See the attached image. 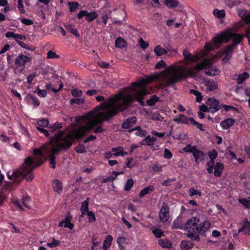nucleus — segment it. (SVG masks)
I'll return each instance as SVG.
<instances>
[{
  "mask_svg": "<svg viewBox=\"0 0 250 250\" xmlns=\"http://www.w3.org/2000/svg\"><path fill=\"white\" fill-rule=\"evenodd\" d=\"M115 109L107 111V112H99L94 115L93 112H89L87 115L78 116L75 118V122L78 124H83L88 121L87 125H82L72 131V135L76 139H82L86 132H90L96 125L102 124L103 121H108L117 115Z\"/></svg>",
  "mask_w": 250,
  "mask_h": 250,
  "instance_id": "nucleus-1",
  "label": "nucleus"
},
{
  "mask_svg": "<svg viewBox=\"0 0 250 250\" xmlns=\"http://www.w3.org/2000/svg\"><path fill=\"white\" fill-rule=\"evenodd\" d=\"M62 124L58 122L54 124V126L50 128V132L53 136L49 141L43 145V151L46 155L49 157V161L51 167L55 168V155L60 152L62 148Z\"/></svg>",
  "mask_w": 250,
  "mask_h": 250,
  "instance_id": "nucleus-2",
  "label": "nucleus"
},
{
  "mask_svg": "<svg viewBox=\"0 0 250 250\" xmlns=\"http://www.w3.org/2000/svg\"><path fill=\"white\" fill-rule=\"evenodd\" d=\"M197 72L193 68L192 69L182 66L176 68L173 65L169 66L160 73V76L164 81L165 86H173L181 80L186 79L189 76L195 77Z\"/></svg>",
  "mask_w": 250,
  "mask_h": 250,
  "instance_id": "nucleus-3",
  "label": "nucleus"
},
{
  "mask_svg": "<svg viewBox=\"0 0 250 250\" xmlns=\"http://www.w3.org/2000/svg\"><path fill=\"white\" fill-rule=\"evenodd\" d=\"M133 101V97L130 95H124L121 94L119 95L110 97L108 102H103L95 107L96 111L104 110L111 111L116 109L117 114L127 109V106Z\"/></svg>",
  "mask_w": 250,
  "mask_h": 250,
  "instance_id": "nucleus-4",
  "label": "nucleus"
},
{
  "mask_svg": "<svg viewBox=\"0 0 250 250\" xmlns=\"http://www.w3.org/2000/svg\"><path fill=\"white\" fill-rule=\"evenodd\" d=\"M210 223L207 220L201 222L197 217H192L188 219L185 224L187 229H190L195 233L205 235L210 228Z\"/></svg>",
  "mask_w": 250,
  "mask_h": 250,
  "instance_id": "nucleus-5",
  "label": "nucleus"
},
{
  "mask_svg": "<svg viewBox=\"0 0 250 250\" xmlns=\"http://www.w3.org/2000/svg\"><path fill=\"white\" fill-rule=\"evenodd\" d=\"M42 163L43 161L41 158H36L34 163L35 165L32 166L31 167L26 168L25 169V168H22L24 169V173L25 174L24 179H25L27 181L31 182L34 178V175L32 173L33 170L36 167L42 165Z\"/></svg>",
  "mask_w": 250,
  "mask_h": 250,
  "instance_id": "nucleus-6",
  "label": "nucleus"
},
{
  "mask_svg": "<svg viewBox=\"0 0 250 250\" xmlns=\"http://www.w3.org/2000/svg\"><path fill=\"white\" fill-rule=\"evenodd\" d=\"M212 44H213L215 48H220L222 43H228L229 42V39L228 37L227 32H222L220 34H218L212 38Z\"/></svg>",
  "mask_w": 250,
  "mask_h": 250,
  "instance_id": "nucleus-7",
  "label": "nucleus"
},
{
  "mask_svg": "<svg viewBox=\"0 0 250 250\" xmlns=\"http://www.w3.org/2000/svg\"><path fill=\"white\" fill-rule=\"evenodd\" d=\"M23 169L22 168H19L11 174H10V172H8L7 174V176L9 179L13 180L15 184H19L24 178L25 174Z\"/></svg>",
  "mask_w": 250,
  "mask_h": 250,
  "instance_id": "nucleus-8",
  "label": "nucleus"
},
{
  "mask_svg": "<svg viewBox=\"0 0 250 250\" xmlns=\"http://www.w3.org/2000/svg\"><path fill=\"white\" fill-rule=\"evenodd\" d=\"M207 105L209 106L211 113H214L222 107L223 104H221L218 100L214 98H209L206 102Z\"/></svg>",
  "mask_w": 250,
  "mask_h": 250,
  "instance_id": "nucleus-9",
  "label": "nucleus"
},
{
  "mask_svg": "<svg viewBox=\"0 0 250 250\" xmlns=\"http://www.w3.org/2000/svg\"><path fill=\"white\" fill-rule=\"evenodd\" d=\"M146 94V89H143L141 90H137L134 92V96L130 94L132 97L133 101L129 104L128 106H127V108L131 105V104L135 101H137L140 105L143 106L144 105V99L145 96Z\"/></svg>",
  "mask_w": 250,
  "mask_h": 250,
  "instance_id": "nucleus-10",
  "label": "nucleus"
},
{
  "mask_svg": "<svg viewBox=\"0 0 250 250\" xmlns=\"http://www.w3.org/2000/svg\"><path fill=\"white\" fill-rule=\"evenodd\" d=\"M169 216V208L167 206H164L160 209L159 211V217L160 220L164 223L167 222Z\"/></svg>",
  "mask_w": 250,
  "mask_h": 250,
  "instance_id": "nucleus-11",
  "label": "nucleus"
},
{
  "mask_svg": "<svg viewBox=\"0 0 250 250\" xmlns=\"http://www.w3.org/2000/svg\"><path fill=\"white\" fill-rule=\"evenodd\" d=\"M109 7H110V6L107 4L100 10L101 18L104 25H106L107 21L110 18L111 13V11L107 9Z\"/></svg>",
  "mask_w": 250,
  "mask_h": 250,
  "instance_id": "nucleus-12",
  "label": "nucleus"
},
{
  "mask_svg": "<svg viewBox=\"0 0 250 250\" xmlns=\"http://www.w3.org/2000/svg\"><path fill=\"white\" fill-rule=\"evenodd\" d=\"M136 117L133 116L127 118L125 120L122 124V128L125 129H130L137 123Z\"/></svg>",
  "mask_w": 250,
  "mask_h": 250,
  "instance_id": "nucleus-13",
  "label": "nucleus"
},
{
  "mask_svg": "<svg viewBox=\"0 0 250 250\" xmlns=\"http://www.w3.org/2000/svg\"><path fill=\"white\" fill-rule=\"evenodd\" d=\"M229 41L232 39L233 42L236 44H239L244 39V36L240 34L231 32H227Z\"/></svg>",
  "mask_w": 250,
  "mask_h": 250,
  "instance_id": "nucleus-14",
  "label": "nucleus"
},
{
  "mask_svg": "<svg viewBox=\"0 0 250 250\" xmlns=\"http://www.w3.org/2000/svg\"><path fill=\"white\" fill-rule=\"evenodd\" d=\"M190 151L192 153L195 161L197 164L205 160L206 154L203 151L198 149L197 148H196L194 151L193 150H190Z\"/></svg>",
  "mask_w": 250,
  "mask_h": 250,
  "instance_id": "nucleus-15",
  "label": "nucleus"
},
{
  "mask_svg": "<svg viewBox=\"0 0 250 250\" xmlns=\"http://www.w3.org/2000/svg\"><path fill=\"white\" fill-rule=\"evenodd\" d=\"M31 58L23 54L19 55L15 59V64L17 66H23L26 63L31 61Z\"/></svg>",
  "mask_w": 250,
  "mask_h": 250,
  "instance_id": "nucleus-16",
  "label": "nucleus"
},
{
  "mask_svg": "<svg viewBox=\"0 0 250 250\" xmlns=\"http://www.w3.org/2000/svg\"><path fill=\"white\" fill-rule=\"evenodd\" d=\"M183 55L184 57L185 60L189 63L195 62L199 60V57L196 55H192L187 50H184Z\"/></svg>",
  "mask_w": 250,
  "mask_h": 250,
  "instance_id": "nucleus-17",
  "label": "nucleus"
},
{
  "mask_svg": "<svg viewBox=\"0 0 250 250\" xmlns=\"http://www.w3.org/2000/svg\"><path fill=\"white\" fill-rule=\"evenodd\" d=\"M220 71L214 67L211 63L208 62L205 70V74L209 76H217L219 74Z\"/></svg>",
  "mask_w": 250,
  "mask_h": 250,
  "instance_id": "nucleus-18",
  "label": "nucleus"
},
{
  "mask_svg": "<svg viewBox=\"0 0 250 250\" xmlns=\"http://www.w3.org/2000/svg\"><path fill=\"white\" fill-rule=\"evenodd\" d=\"M243 232L244 234H249L250 235V221L246 219L242 223L241 227L238 229V233Z\"/></svg>",
  "mask_w": 250,
  "mask_h": 250,
  "instance_id": "nucleus-19",
  "label": "nucleus"
},
{
  "mask_svg": "<svg viewBox=\"0 0 250 250\" xmlns=\"http://www.w3.org/2000/svg\"><path fill=\"white\" fill-rule=\"evenodd\" d=\"M235 120L233 118H227L222 121L220 125L223 129L227 130L229 129L235 123Z\"/></svg>",
  "mask_w": 250,
  "mask_h": 250,
  "instance_id": "nucleus-20",
  "label": "nucleus"
},
{
  "mask_svg": "<svg viewBox=\"0 0 250 250\" xmlns=\"http://www.w3.org/2000/svg\"><path fill=\"white\" fill-rule=\"evenodd\" d=\"M72 216L70 212H68L66 216L63 219V227L68 228L69 229L72 230L74 227V224L71 223Z\"/></svg>",
  "mask_w": 250,
  "mask_h": 250,
  "instance_id": "nucleus-21",
  "label": "nucleus"
},
{
  "mask_svg": "<svg viewBox=\"0 0 250 250\" xmlns=\"http://www.w3.org/2000/svg\"><path fill=\"white\" fill-rule=\"evenodd\" d=\"M52 186L54 191L58 194L61 195L62 189V182L57 179L53 180Z\"/></svg>",
  "mask_w": 250,
  "mask_h": 250,
  "instance_id": "nucleus-22",
  "label": "nucleus"
},
{
  "mask_svg": "<svg viewBox=\"0 0 250 250\" xmlns=\"http://www.w3.org/2000/svg\"><path fill=\"white\" fill-rule=\"evenodd\" d=\"M224 168V165L221 162H217L215 165L214 175L216 177H220Z\"/></svg>",
  "mask_w": 250,
  "mask_h": 250,
  "instance_id": "nucleus-23",
  "label": "nucleus"
},
{
  "mask_svg": "<svg viewBox=\"0 0 250 250\" xmlns=\"http://www.w3.org/2000/svg\"><path fill=\"white\" fill-rule=\"evenodd\" d=\"M158 75H150L149 77L143 78L140 81L141 86L149 84L151 82L155 81L158 79Z\"/></svg>",
  "mask_w": 250,
  "mask_h": 250,
  "instance_id": "nucleus-24",
  "label": "nucleus"
},
{
  "mask_svg": "<svg viewBox=\"0 0 250 250\" xmlns=\"http://www.w3.org/2000/svg\"><path fill=\"white\" fill-rule=\"evenodd\" d=\"M173 121L177 124H179L182 123L183 124H188V118L183 114H179L176 116L174 119Z\"/></svg>",
  "mask_w": 250,
  "mask_h": 250,
  "instance_id": "nucleus-25",
  "label": "nucleus"
},
{
  "mask_svg": "<svg viewBox=\"0 0 250 250\" xmlns=\"http://www.w3.org/2000/svg\"><path fill=\"white\" fill-rule=\"evenodd\" d=\"M154 190L155 188L153 186H148L141 190L139 194V197L140 198H142L144 196L154 191Z\"/></svg>",
  "mask_w": 250,
  "mask_h": 250,
  "instance_id": "nucleus-26",
  "label": "nucleus"
},
{
  "mask_svg": "<svg viewBox=\"0 0 250 250\" xmlns=\"http://www.w3.org/2000/svg\"><path fill=\"white\" fill-rule=\"evenodd\" d=\"M205 86L207 91H213L218 88L217 83L214 81L209 80L206 82Z\"/></svg>",
  "mask_w": 250,
  "mask_h": 250,
  "instance_id": "nucleus-27",
  "label": "nucleus"
},
{
  "mask_svg": "<svg viewBox=\"0 0 250 250\" xmlns=\"http://www.w3.org/2000/svg\"><path fill=\"white\" fill-rule=\"evenodd\" d=\"M194 244L189 240H182L181 242V248L182 250H188L193 248Z\"/></svg>",
  "mask_w": 250,
  "mask_h": 250,
  "instance_id": "nucleus-28",
  "label": "nucleus"
},
{
  "mask_svg": "<svg viewBox=\"0 0 250 250\" xmlns=\"http://www.w3.org/2000/svg\"><path fill=\"white\" fill-rule=\"evenodd\" d=\"M113 237L111 235H108L105 238L103 242V249L104 250H107L111 245Z\"/></svg>",
  "mask_w": 250,
  "mask_h": 250,
  "instance_id": "nucleus-29",
  "label": "nucleus"
},
{
  "mask_svg": "<svg viewBox=\"0 0 250 250\" xmlns=\"http://www.w3.org/2000/svg\"><path fill=\"white\" fill-rule=\"evenodd\" d=\"M208 64V62L207 61L202 62L198 63L193 68L198 73L199 71L203 69L206 70L207 65Z\"/></svg>",
  "mask_w": 250,
  "mask_h": 250,
  "instance_id": "nucleus-30",
  "label": "nucleus"
},
{
  "mask_svg": "<svg viewBox=\"0 0 250 250\" xmlns=\"http://www.w3.org/2000/svg\"><path fill=\"white\" fill-rule=\"evenodd\" d=\"M158 244L164 248L169 249L171 247L172 244L171 242L167 239H160L158 240Z\"/></svg>",
  "mask_w": 250,
  "mask_h": 250,
  "instance_id": "nucleus-31",
  "label": "nucleus"
},
{
  "mask_svg": "<svg viewBox=\"0 0 250 250\" xmlns=\"http://www.w3.org/2000/svg\"><path fill=\"white\" fill-rule=\"evenodd\" d=\"M85 100L84 98L78 97L71 99L69 101V103L71 105L76 104V105H81L83 104L84 103Z\"/></svg>",
  "mask_w": 250,
  "mask_h": 250,
  "instance_id": "nucleus-32",
  "label": "nucleus"
},
{
  "mask_svg": "<svg viewBox=\"0 0 250 250\" xmlns=\"http://www.w3.org/2000/svg\"><path fill=\"white\" fill-rule=\"evenodd\" d=\"M126 42L121 37H118L115 40V46L119 48L125 47Z\"/></svg>",
  "mask_w": 250,
  "mask_h": 250,
  "instance_id": "nucleus-33",
  "label": "nucleus"
},
{
  "mask_svg": "<svg viewBox=\"0 0 250 250\" xmlns=\"http://www.w3.org/2000/svg\"><path fill=\"white\" fill-rule=\"evenodd\" d=\"M154 52L158 56L167 54V51L164 48L161 47L160 45H157L154 47Z\"/></svg>",
  "mask_w": 250,
  "mask_h": 250,
  "instance_id": "nucleus-34",
  "label": "nucleus"
},
{
  "mask_svg": "<svg viewBox=\"0 0 250 250\" xmlns=\"http://www.w3.org/2000/svg\"><path fill=\"white\" fill-rule=\"evenodd\" d=\"M184 227V225L182 223V221L179 219L174 220L171 226L172 229H182Z\"/></svg>",
  "mask_w": 250,
  "mask_h": 250,
  "instance_id": "nucleus-35",
  "label": "nucleus"
},
{
  "mask_svg": "<svg viewBox=\"0 0 250 250\" xmlns=\"http://www.w3.org/2000/svg\"><path fill=\"white\" fill-rule=\"evenodd\" d=\"M160 101V98L156 95H152L150 99L146 101V104L148 106H153L157 102Z\"/></svg>",
  "mask_w": 250,
  "mask_h": 250,
  "instance_id": "nucleus-36",
  "label": "nucleus"
},
{
  "mask_svg": "<svg viewBox=\"0 0 250 250\" xmlns=\"http://www.w3.org/2000/svg\"><path fill=\"white\" fill-rule=\"evenodd\" d=\"M25 164L23 165L20 168H29L31 167L34 164V161L31 157H27L24 160Z\"/></svg>",
  "mask_w": 250,
  "mask_h": 250,
  "instance_id": "nucleus-37",
  "label": "nucleus"
},
{
  "mask_svg": "<svg viewBox=\"0 0 250 250\" xmlns=\"http://www.w3.org/2000/svg\"><path fill=\"white\" fill-rule=\"evenodd\" d=\"M98 16V14L96 12L93 11L90 13L87 12L85 17V20L88 22H91L96 19Z\"/></svg>",
  "mask_w": 250,
  "mask_h": 250,
  "instance_id": "nucleus-38",
  "label": "nucleus"
},
{
  "mask_svg": "<svg viewBox=\"0 0 250 250\" xmlns=\"http://www.w3.org/2000/svg\"><path fill=\"white\" fill-rule=\"evenodd\" d=\"M156 141V138L155 137H151L150 135H147L144 139L145 144L148 146H152L154 145V142Z\"/></svg>",
  "mask_w": 250,
  "mask_h": 250,
  "instance_id": "nucleus-39",
  "label": "nucleus"
},
{
  "mask_svg": "<svg viewBox=\"0 0 250 250\" xmlns=\"http://www.w3.org/2000/svg\"><path fill=\"white\" fill-rule=\"evenodd\" d=\"M190 93L193 94L196 96V101L197 103H200L203 99V96L200 92L194 89H190Z\"/></svg>",
  "mask_w": 250,
  "mask_h": 250,
  "instance_id": "nucleus-40",
  "label": "nucleus"
},
{
  "mask_svg": "<svg viewBox=\"0 0 250 250\" xmlns=\"http://www.w3.org/2000/svg\"><path fill=\"white\" fill-rule=\"evenodd\" d=\"M199 233H195L194 232L189 231L187 233V236L192 241H195L199 242L200 240V238L199 236Z\"/></svg>",
  "mask_w": 250,
  "mask_h": 250,
  "instance_id": "nucleus-41",
  "label": "nucleus"
},
{
  "mask_svg": "<svg viewBox=\"0 0 250 250\" xmlns=\"http://www.w3.org/2000/svg\"><path fill=\"white\" fill-rule=\"evenodd\" d=\"M165 4L168 8H174L176 7L178 4V0H164Z\"/></svg>",
  "mask_w": 250,
  "mask_h": 250,
  "instance_id": "nucleus-42",
  "label": "nucleus"
},
{
  "mask_svg": "<svg viewBox=\"0 0 250 250\" xmlns=\"http://www.w3.org/2000/svg\"><path fill=\"white\" fill-rule=\"evenodd\" d=\"M213 14L214 16L219 19H221L225 16V12L224 10H219L217 9H215L213 11Z\"/></svg>",
  "mask_w": 250,
  "mask_h": 250,
  "instance_id": "nucleus-43",
  "label": "nucleus"
},
{
  "mask_svg": "<svg viewBox=\"0 0 250 250\" xmlns=\"http://www.w3.org/2000/svg\"><path fill=\"white\" fill-rule=\"evenodd\" d=\"M69 11L71 12H75L79 6V4L77 2L70 1L68 2Z\"/></svg>",
  "mask_w": 250,
  "mask_h": 250,
  "instance_id": "nucleus-44",
  "label": "nucleus"
},
{
  "mask_svg": "<svg viewBox=\"0 0 250 250\" xmlns=\"http://www.w3.org/2000/svg\"><path fill=\"white\" fill-rule=\"evenodd\" d=\"M66 29L69 31L73 35H75L76 37H80V34L78 30L73 25H69L66 27Z\"/></svg>",
  "mask_w": 250,
  "mask_h": 250,
  "instance_id": "nucleus-45",
  "label": "nucleus"
},
{
  "mask_svg": "<svg viewBox=\"0 0 250 250\" xmlns=\"http://www.w3.org/2000/svg\"><path fill=\"white\" fill-rule=\"evenodd\" d=\"M249 74L247 72H244L243 74L239 75L237 79L238 83H242L244 81L249 77Z\"/></svg>",
  "mask_w": 250,
  "mask_h": 250,
  "instance_id": "nucleus-46",
  "label": "nucleus"
},
{
  "mask_svg": "<svg viewBox=\"0 0 250 250\" xmlns=\"http://www.w3.org/2000/svg\"><path fill=\"white\" fill-rule=\"evenodd\" d=\"M134 185V181L132 179H129L126 182L125 187L124 190L126 191H128L130 190Z\"/></svg>",
  "mask_w": 250,
  "mask_h": 250,
  "instance_id": "nucleus-47",
  "label": "nucleus"
},
{
  "mask_svg": "<svg viewBox=\"0 0 250 250\" xmlns=\"http://www.w3.org/2000/svg\"><path fill=\"white\" fill-rule=\"evenodd\" d=\"M71 93L74 98L81 97L83 95V91L80 89L74 88L71 90Z\"/></svg>",
  "mask_w": 250,
  "mask_h": 250,
  "instance_id": "nucleus-48",
  "label": "nucleus"
},
{
  "mask_svg": "<svg viewBox=\"0 0 250 250\" xmlns=\"http://www.w3.org/2000/svg\"><path fill=\"white\" fill-rule=\"evenodd\" d=\"M54 126V125L53 126L49 127L48 130H46L45 129H44L43 128H42V127L39 126H36V128L38 130L42 133L45 137H48L49 135V133H50L52 135V136L51 138L53 136L52 133H51L50 132V128L51 127H53Z\"/></svg>",
  "mask_w": 250,
  "mask_h": 250,
  "instance_id": "nucleus-49",
  "label": "nucleus"
},
{
  "mask_svg": "<svg viewBox=\"0 0 250 250\" xmlns=\"http://www.w3.org/2000/svg\"><path fill=\"white\" fill-rule=\"evenodd\" d=\"M152 232L154 236L157 238H160L164 235V232L162 230V229L159 228H156L154 229H153Z\"/></svg>",
  "mask_w": 250,
  "mask_h": 250,
  "instance_id": "nucleus-50",
  "label": "nucleus"
},
{
  "mask_svg": "<svg viewBox=\"0 0 250 250\" xmlns=\"http://www.w3.org/2000/svg\"><path fill=\"white\" fill-rule=\"evenodd\" d=\"M80 210L82 214H85L86 213L89 211V205L86 202H83L81 204Z\"/></svg>",
  "mask_w": 250,
  "mask_h": 250,
  "instance_id": "nucleus-51",
  "label": "nucleus"
},
{
  "mask_svg": "<svg viewBox=\"0 0 250 250\" xmlns=\"http://www.w3.org/2000/svg\"><path fill=\"white\" fill-rule=\"evenodd\" d=\"M122 151H123V147L121 146L113 147L111 149V151L115 152V153H113V155L115 156H119L121 155Z\"/></svg>",
  "mask_w": 250,
  "mask_h": 250,
  "instance_id": "nucleus-52",
  "label": "nucleus"
},
{
  "mask_svg": "<svg viewBox=\"0 0 250 250\" xmlns=\"http://www.w3.org/2000/svg\"><path fill=\"white\" fill-rule=\"evenodd\" d=\"M48 124L49 121L47 119H42L38 122L37 126L44 127L47 126Z\"/></svg>",
  "mask_w": 250,
  "mask_h": 250,
  "instance_id": "nucleus-53",
  "label": "nucleus"
},
{
  "mask_svg": "<svg viewBox=\"0 0 250 250\" xmlns=\"http://www.w3.org/2000/svg\"><path fill=\"white\" fill-rule=\"evenodd\" d=\"M176 181L175 178H168L167 180L164 181L162 185L163 186L167 187L169 186H170L172 183Z\"/></svg>",
  "mask_w": 250,
  "mask_h": 250,
  "instance_id": "nucleus-54",
  "label": "nucleus"
},
{
  "mask_svg": "<svg viewBox=\"0 0 250 250\" xmlns=\"http://www.w3.org/2000/svg\"><path fill=\"white\" fill-rule=\"evenodd\" d=\"M202 195L201 192L193 188H191L189 190V195L190 196H193L194 195H198L201 196Z\"/></svg>",
  "mask_w": 250,
  "mask_h": 250,
  "instance_id": "nucleus-55",
  "label": "nucleus"
},
{
  "mask_svg": "<svg viewBox=\"0 0 250 250\" xmlns=\"http://www.w3.org/2000/svg\"><path fill=\"white\" fill-rule=\"evenodd\" d=\"M208 154L210 159H215L218 156V152L213 149L209 151Z\"/></svg>",
  "mask_w": 250,
  "mask_h": 250,
  "instance_id": "nucleus-56",
  "label": "nucleus"
},
{
  "mask_svg": "<svg viewBox=\"0 0 250 250\" xmlns=\"http://www.w3.org/2000/svg\"><path fill=\"white\" fill-rule=\"evenodd\" d=\"M76 151L79 153H83L86 151L85 146L83 144H79L75 149Z\"/></svg>",
  "mask_w": 250,
  "mask_h": 250,
  "instance_id": "nucleus-57",
  "label": "nucleus"
},
{
  "mask_svg": "<svg viewBox=\"0 0 250 250\" xmlns=\"http://www.w3.org/2000/svg\"><path fill=\"white\" fill-rule=\"evenodd\" d=\"M86 213L87 215L89 222L91 223L96 221V217L94 213L93 212L89 211Z\"/></svg>",
  "mask_w": 250,
  "mask_h": 250,
  "instance_id": "nucleus-58",
  "label": "nucleus"
},
{
  "mask_svg": "<svg viewBox=\"0 0 250 250\" xmlns=\"http://www.w3.org/2000/svg\"><path fill=\"white\" fill-rule=\"evenodd\" d=\"M222 107L224 108V110L226 112H228L230 110H232L233 111H238V110L237 108H236L235 107L232 106L231 105H227L226 104L222 105Z\"/></svg>",
  "mask_w": 250,
  "mask_h": 250,
  "instance_id": "nucleus-59",
  "label": "nucleus"
},
{
  "mask_svg": "<svg viewBox=\"0 0 250 250\" xmlns=\"http://www.w3.org/2000/svg\"><path fill=\"white\" fill-rule=\"evenodd\" d=\"M239 203L242 204L247 208H250V200L246 199H241L239 200Z\"/></svg>",
  "mask_w": 250,
  "mask_h": 250,
  "instance_id": "nucleus-60",
  "label": "nucleus"
},
{
  "mask_svg": "<svg viewBox=\"0 0 250 250\" xmlns=\"http://www.w3.org/2000/svg\"><path fill=\"white\" fill-rule=\"evenodd\" d=\"M242 3V1L239 0H233L230 1L228 3V6L230 8H232L234 6H238Z\"/></svg>",
  "mask_w": 250,
  "mask_h": 250,
  "instance_id": "nucleus-61",
  "label": "nucleus"
},
{
  "mask_svg": "<svg viewBox=\"0 0 250 250\" xmlns=\"http://www.w3.org/2000/svg\"><path fill=\"white\" fill-rule=\"evenodd\" d=\"M139 45L143 49L147 48L149 46V43L147 42H145L142 38L139 40Z\"/></svg>",
  "mask_w": 250,
  "mask_h": 250,
  "instance_id": "nucleus-62",
  "label": "nucleus"
},
{
  "mask_svg": "<svg viewBox=\"0 0 250 250\" xmlns=\"http://www.w3.org/2000/svg\"><path fill=\"white\" fill-rule=\"evenodd\" d=\"M141 86L140 83L134 82L131 83L130 88L133 91L135 92L137 91V89Z\"/></svg>",
  "mask_w": 250,
  "mask_h": 250,
  "instance_id": "nucleus-63",
  "label": "nucleus"
},
{
  "mask_svg": "<svg viewBox=\"0 0 250 250\" xmlns=\"http://www.w3.org/2000/svg\"><path fill=\"white\" fill-rule=\"evenodd\" d=\"M242 13H244L245 16L244 18V20L245 21L247 24H250V13H247L248 11L246 10L242 11Z\"/></svg>",
  "mask_w": 250,
  "mask_h": 250,
  "instance_id": "nucleus-64",
  "label": "nucleus"
}]
</instances>
